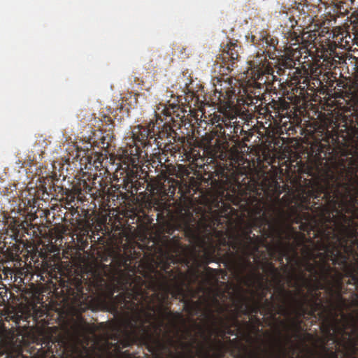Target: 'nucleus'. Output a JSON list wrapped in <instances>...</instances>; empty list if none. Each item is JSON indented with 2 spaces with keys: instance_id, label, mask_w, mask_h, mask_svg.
<instances>
[{
  "instance_id": "nucleus-29",
  "label": "nucleus",
  "mask_w": 358,
  "mask_h": 358,
  "mask_svg": "<svg viewBox=\"0 0 358 358\" xmlns=\"http://www.w3.org/2000/svg\"><path fill=\"white\" fill-rule=\"evenodd\" d=\"M225 93H226V95H224V94L222 92H219L218 98H219L220 101H222V96L223 97V101L227 99H229V92L226 91Z\"/></svg>"
},
{
  "instance_id": "nucleus-16",
  "label": "nucleus",
  "mask_w": 358,
  "mask_h": 358,
  "mask_svg": "<svg viewBox=\"0 0 358 358\" xmlns=\"http://www.w3.org/2000/svg\"><path fill=\"white\" fill-rule=\"evenodd\" d=\"M267 108H272L275 113V116L280 115L284 111H286L289 108V104L285 99H280L278 100L273 99L268 103Z\"/></svg>"
},
{
  "instance_id": "nucleus-28",
  "label": "nucleus",
  "mask_w": 358,
  "mask_h": 358,
  "mask_svg": "<svg viewBox=\"0 0 358 358\" xmlns=\"http://www.w3.org/2000/svg\"><path fill=\"white\" fill-rule=\"evenodd\" d=\"M256 275L255 273H252V276L249 277L246 280H245V285L248 286V287H252L254 284L253 282V277Z\"/></svg>"
},
{
  "instance_id": "nucleus-39",
  "label": "nucleus",
  "mask_w": 358,
  "mask_h": 358,
  "mask_svg": "<svg viewBox=\"0 0 358 358\" xmlns=\"http://www.w3.org/2000/svg\"><path fill=\"white\" fill-rule=\"evenodd\" d=\"M53 176H50V179H48V180H51V182H52Z\"/></svg>"
},
{
  "instance_id": "nucleus-17",
  "label": "nucleus",
  "mask_w": 358,
  "mask_h": 358,
  "mask_svg": "<svg viewBox=\"0 0 358 358\" xmlns=\"http://www.w3.org/2000/svg\"><path fill=\"white\" fill-rule=\"evenodd\" d=\"M296 62L295 61L290 58L286 57L279 62L277 73L279 75L285 74L286 69L289 70H295L293 73H295L299 71V69L295 68Z\"/></svg>"
},
{
  "instance_id": "nucleus-38",
  "label": "nucleus",
  "mask_w": 358,
  "mask_h": 358,
  "mask_svg": "<svg viewBox=\"0 0 358 358\" xmlns=\"http://www.w3.org/2000/svg\"><path fill=\"white\" fill-rule=\"evenodd\" d=\"M357 23H356L357 24H356V26L355 27L357 29V34H358V18L357 19Z\"/></svg>"
},
{
  "instance_id": "nucleus-22",
  "label": "nucleus",
  "mask_w": 358,
  "mask_h": 358,
  "mask_svg": "<svg viewBox=\"0 0 358 358\" xmlns=\"http://www.w3.org/2000/svg\"><path fill=\"white\" fill-rule=\"evenodd\" d=\"M210 154L211 155L212 159H220L221 160H224L227 157V153L223 151L220 145L215 146L214 148H210Z\"/></svg>"
},
{
  "instance_id": "nucleus-14",
  "label": "nucleus",
  "mask_w": 358,
  "mask_h": 358,
  "mask_svg": "<svg viewBox=\"0 0 358 358\" xmlns=\"http://www.w3.org/2000/svg\"><path fill=\"white\" fill-rule=\"evenodd\" d=\"M282 324L287 331L292 333V336H288V340H290L292 337L299 338V333L302 330L303 320L301 319L289 318V324H286L284 322Z\"/></svg>"
},
{
  "instance_id": "nucleus-35",
  "label": "nucleus",
  "mask_w": 358,
  "mask_h": 358,
  "mask_svg": "<svg viewBox=\"0 0 358 358\" xmlns=\"http://www.w3.org/2000/svg\"><path fill=\"white\" fill-rule=\"evenodd\" d=\"M206 272H208V273H213V272H215V269H213V268H210V267H208V266H207V267L206 268Z\"/></svg>"
},
{
  "instance_id": "nucleus-33",
  "label": "nucleus",
  "mask_w": 358,
  "mask_h": 358,
  "mask_svg": "<svg viewBox=\"0 0 358 358\" xmlns=\"http://www.w3.org/2000/svg\"><path fill=\"white\" fill-rule=\"evenodd\" d=\"M350 2L352 6H357L358 7V0H347Z\"/></svg>"
},
{
  "instance_id": "nucleus-12",
  "label": "nucleus",
  "mask_w": 358,
  "mask_h": 358,
  "mask_svg": "<svg viewBox=\"0 0 358 358\" xmlns=\"http://www.w3.org/2000/svg\"><path fill=\"white\" fill-rule=\"evenodd\" d=\"M91 278L89 280L90 289L96 292H102L107 285V280L102 271L94 269L90 272Z\"/></svg>"
},
{
  "instance_id": "nucleus-42",
  "label": "nucleus",
  "mask_w": 358,
  "mask_h": 358,
  "mask_svg": "<svg viewBox=\"0 0 358 358\" xmlns=\"http://www.w3.org/2000/svg\"><path fill=\"white\" fill-rule=\"evenodd\" d=\"M352 325L355 327V324L354 322H352Z\"/></svg>"
},
{
  "instance_id": "nucleus-5",
  "label": "nucleus",
  "mask_w": 358,
  "mask_h": 358,
  "mask_svg": "<svg viewBox=\"0 0 358 358\" xmlns=\"http://www.w3.org/2000/svg\"><path fill=\"white\" fill-rule=\"evenodd\" d=\"M241 310L243 315H251L252 319L260 323L259 319L257 317V313L263 316H268L272 319L275 318L278 315V293L275 290L270 299H265L264 301L253 299L251 303L247 302L241 305Z\"/></svg>"
},
{
  "instance_id": "nucleus-15",
  "label": "nucleus",
  "mask_w": 358,
  "mask_h": 358,
  "mask_svg": "<svg viewBox=\"0 0 358 358\" xmlns=\"http://www.w3.org/2000/svg\"><path fill=\"white\" fill-rule=\"evenodd\" d=\"M155 131H157L159 140H167V142H165L166 144L171 143V140L174 138L172 136L173 134L176 135L173 128L166 122L163 125L162 131H159V127H157V129Z\"/></svg>"
},
{
  "instance_id": "nucleus-31",
  "label": "nucleus",
  "mask_w": 358,
  "mask_h": 358,
  "mask_svg": "<svg viewBox=\"0 0 358 358\" xmlns=\"http://www.w3.org/2000/svg\"><path fill=\"white\" fill-rule=\"evenodd\" d=\"M213 303H214L215 306H218L220 308H221L220 303V302H219L218 299H217V297L214 296V297L213 298Z\"/></svg>"
},
{
  "instance_id": "nucleus-3",
  "label": "nucleus",
  "mask_w": 358,
  "mask_h": 358,
  "mask_svg": "<svg viewBox=\"0 0 358 358\" xmlns=\"http://www.w3.org/2000/svg\"><path fill=\"white\" fill-rule=\"evenodd\" d=\"M267 272L271 276L276 285L275 291L278 293V315L289 318L304 317L306 315H315L320 303L317 302L321 296L320 290L327 289L332 294L334 289L338 292L337 298L341 305L345 303V299L340 292L343 289V281L340 286L336 284H329L320 278H308L307 274L293 275L296 280L290 281L289 287L295 291L287 290L285 288L284 275L272 262H268ZM343 280V279L342 280Z\"/></svg>"
},
{
  "instance_id": "nucleus-10",
  "label": "nucleus",
  "mask_w": 358,
  "mask_h": 358,
  "mask_svg": "<svg viewBox=\"0 0 358 358\" xmlns=\"http://www.w3.org/2000/svg\"><path fill=\"white\" fill-rule=\"evenodd\" d=\"M339 323L340 320L337 319L336 316L331 315L330 317L325 318L324 321L322 322L321 327L322 331L330 340L334 341L336 339V336L334 334L335 333L350 337V334L346 331L348 324L346 323L343 324L342 327H339Z\"/></svg>"
},
{
  "instance_id": "nucleus-24",
  "label": "nucleus",
  "mask_w": 358,
  "mask_h": 358,
  "mask_svg": "<svg viewBox=\"0 0 358 358\" xmlns=\"http://www.w3.org/2000/svg\"><path fill=\"white\" fill-rule=\"evenodd\" d=\"M220 322L223 328V329L220 330L222 335H225L226 334L231 336L236 335V333L231 329L230 325L227 322H225L222 318H220Z\"/></svg>"
},
{
  "instance_id": "nucleus-2",
  "label": "nucleus",
  "mask_w": 358,
  "mask_h": 358,
  "mask_svg": "<svg viewBox=\"0 0 358 358\" xmlns=\"http://www.w3.org/2000/svg\"><path fill=\"white\" fill-rule=\"evenodd\" d=\"M134 248H124L116 252L110 263L114 291L120 294L108 299L109 311L118 320L124 338V346L137 343L148 345L151 352H168L173 349L189 350L192 344L176 341L172 329L165 323L171 313L167 306L170 297L184 302V309L191 317L203 315L211 322L213 331H217V317L212 308L203 310L199 301L189 299L193 293L192 285L199 280L196 270L182 272L179 268L170 269L171 264H184L189 267V251L180 241V237L164 236L161 241L144 252L145 259H140Z\"/></svg>"
},
{
  "instance_id": "nucleus-19",
  "label": "nucleus",
  "mask_w": 358,
  "mask_h": 358,
  "mask_svg": "<svg viewBox=\"0 0 358 358\" xmlns=\"http://www.w3.org/2000/svg\"><path fill=\"white\" fill-rule=\"evenodd\" d=\"M155 127V124H152V129L150 131V135H149L148 140L145 141V145H141L143 148L152 146L153 144H155L158 149L162 147V143L159 141Z\"/></svg>"
},
{
  "instance_id": "nucleus-13",
  "label": "nucleus",
  "mask_w": 358,
  "mask_h": 358,
  "mask_svg": "<svg viewBox=\"0 0 358 358\" xmlns=\"http://www.w3.org/2000/svg\"><path fill=\"white\" fill-rule=\"evenodd\" d=\"M274 70L268 62L266 60L264 62L259 64L258 66L254 68V79L257 80L264 81V83L267 82V80H264V76L266 75L273 76Z\"/></svg>"
},
{
  "instance_id": "nucleus-1",
  "label": "nucleus",
  "mask_w": 358,
  "mask_h": 358,
  "mask_svg": "<svg viewBox=\"0 0 358 358\" xmlns=\"http://www.w3.org/2000/svg\"><path fill=\"white\" fill-rule=\"evenodd\" d=\"M310 176L301 197L307 212L296 213L292 219L284 210L279 196L262 189L258 194H240L234 188L228 200L247 214L250 223L242 231L228 233L217 227L221 218L230 221L235 210L224 203L220 217L196 222L192 214L180 227L207 256L213 255L219 245L232 248L227 252L231 266L239 273L252 267L248 257L264 248L271 258L281 264L287 283L293 275L306 271L308 278L340 286H358V176L354 167L341 157L320 150L315 159L300 168ZM237 214V213H236Z\"/></svg>"
},
{
  "instance_id": "nucleus-41",
  "label": "nucleus",
  "mask_w": 358,
  "mask_h": 358,
  "mask_svg": "<svg viewBox=\"0 0 358 358\" xmlns=\"http://www.w3.org/2000/svg\"><path fill=\"white\" fill-rule=\"evenodd\" d=\"M248 337L249 339H250V340L252 339L251 336L249 334L248 335Z\"/></svg>"
},
{
  "instance_id": "nucleus-4",
  "label": "nucleus",
  "mask_w": 358,
  "mask_h": 358,
  "mask_svg": "<svg viewBox=\"0 0 358 358\" xmlns=\"http://www.w3.org/2000/svg\"><path fill=\"white\" fill-rule=\"evenodd\" d=\"M131 156L122 157L120 169L123 171L125 176L122 178V189L131 195L138 193V191L143 189L145 185L148 187V183H153L155 181L148 182L146 179L138 178L139 172L142 171L140 165V160L136 157L137 154L131 153ZM145 189L148 190L147 187Z\"/></svg>"
},
{
  "instance_id": "nucleus-25",
  "label": "nucleus",
  "mask_w": 358,
  "mask_h": 358,
  "mask_svg": "<svg viewBox=\"0 0 358 358\" xmlns=\"http://www.w3.org/2000/svg\"><path fill=\"white\" fill-rule=\"evenodd\" d=\"M109 140H111V137L109 136V134H107V136H102L100 139V141L97 142V146H100L102 149L108 148L110 143Z\"/></svg>"
},
{
  "instance_id": "nucleus-26",
  "label": "nucleus",
  "mask_w": 358,
  "mask_h": 358,
  "mask_svg": "<svg viewBox=\"0 0 358 358\" xmlns=\"http://www.w3.org/2000/svg\"><path fill=\"white\" fill-rule=\"evenodd\" d=\"M234 119H236V116L234 115H231L229 116L227 118H225L224 120H223L222 122L224 125V127H223L224 129L226 128L227 129H231L233 124L236 123V121L232 122V120H234Z\"/></svg>"
},
{
  "instance_id": "nucleus-44",
  "label": "nucleus",
  "mask_w": 358,
  "mask_h": 358,
  "mask_svg": "<svg viewBox=\"0 0 358 358\" xmlns=\"http://www.w3.org/2000/svg\"><path fill=\"white\" fill-rule=\"evenodd\" d=\"M354 358H356V357H354Z\"/></svg>"
},
{
  "instance_id": "nucleus-30",
  "label": "nucleus",
  "mask_w": 358,
  "mask_h": 358,
  "mask_svg": "<svg viewBox=\"0 0 358 358\" xmlns=\"http://www.w3.org/2000/svg\"><path fill=\"white\" fill-rule=\"evenodd\" d=\"M76 289L78 291V294H79L80 293L83 294L81 282H78V284L76 285Z\"/></svg>"
},
{
  "instance_id": "nucleus-21",
  "label": "nucleus",
  "mask_w": 358,
  "mask_h": 358,
  "mask_svg": "<svg viewBox=\"0 0 358 358\" xmlns=\"http://www.w3.org/2000/svg\"><path fill=\"white\" fill-rule=\"evenodd\" d=\"M6 252L8 259L10 261H18L20 259L19 245H13L11 248H8Z\"/></svg>"
},
{
  "instance_id": "nucleus-11",
  "label": "nucleus",
  "mask_w": 358,
  "mask_h": 358,
  "mask_svg": "<svg viewBox=\"0 0 358 358\" xmlns=\"http://www.w3.org/2000/svg\"><path fill=\"white\" fill-rule=\"evenodd\" d=\"M161 113L164 115V119L167 123L173 122L174 125H180V122L185 117L186 110L181 108L178 103H169L167 105H162Z\"/></svg>"
},
{
  "instance_id": "nucleus-7",
  "label": "nucleus",
  "mask_w": 358,
  "mask_h": 358,
  "mask_svg": "<svg viewBox=\"0 0 358 358\" xmlns=\"http://www.w3.org/2000/svg\"><path fill=\"white\" fill-rule=\"evenodd\" d=\"M152 124L154 123L150 122L148 126L138 125L134 128L132 134L134 145L130 148L129 153L128 150L124 152L123 157L131 156V153H133L137 154L136 157L139 159L141 153V145H145V141L148 140L149 135H150V131L152 129Z\"/></svg>"
},
{
  "instance_id": "nucleus-36",
  "label": "nucleus",
  "mask_w": 358,
  "mask_h": 358,
  "mask_svg": "<svg viewBox=\"0 0 358 358\" xmlns=\"http://www.w3.org/2000/svg\"><path fill=\"white\" fill-rule=\"evenodd\" d=\"M191 358H194V357L191 356ZM205 358H221V357H220V356H215V357H210V356H209V355H208V354H206V357H205Z\"/></svg>"
},
{
  "instance_id": "nucleus-37",
  "label": "nucleus",
  "mask_w": 358,
  "mask_h": 358,
  "mask_svg": "<svg viewBox=\"0 0 358 358\" xmlns=\"http://www.w3.org/2000/svg\"><path fill=\"white\" fill-rule=\"evenodd\" d=\"M300 40H302V38L299 36L296 38V43H299Z\"/></svg>"
},
{
  "instance_id": "nucleus-18",
  "label": "nucleus",
  "mask_w": 358,
  "mask_h": 358,
  "mask_svg": "<svg viewBox=\"0 0 358 358\" xmlns=\"http://www.w3.org/2000/svg\"><path fill=\"white\" fill-rule=\"evenodd\" d=\"M217 127L219 128L217 131L220 133V136L225 139H230L232 134L237 136L238 133L241 134L242 131H243L241 126L236 123L233 124L231 129H230V134H226V130L221 124H219Z\"/></svg>"
},
{
  "instance_id": "nucleus-23",
  "label": "nucleus",
  "mask_w": 358,
  "mask_h": 358,
  "mask_svg": "<svg viewBox=\"0 0 358 358\" xmlns=\"http://www.w3.org/2000/svg\"><path fill=\"white\" fill-rule=\"evenodd\" d=\"M64 194L66 196L63 198L62 201L66 206H70L69 208H73V203L75 201L77 192H75L72 190L66 189Z\"/></svg>"
},
{
  "instance_id": "nucleus-6",
  "label": "nucleus",
  "mask_w": 358,
  "mask_h": 358,
  "mask_svg": "<svg viewBox=\"0 0 358 358\" xmlns=\"http://www.w3.org/2000/svg\"><path fill=\"white\" fill-rule=\"evenodd\" d=\"M87 327L78 326L74 332V341L64 343V358H91L87 345L89 344V335Z\"/></svg>"
},
{
  "instance_id": "nucleus-27",
  "label": "nucleus",
  "mask_w": 358,
  "mask_h": 358,
  "mask_svg": "<svg viewBox=\"0 0 358 358\" xmlns=\"http://www.w3.org/2000/svg\"><path fill=\"white\" fill-rule=\"evenodd\" d=\"M231 322H232L233 326L236 328V331H240L241 323H240V321L238 320V318L237 317L233 318Z\"/></svg>"
},
{
  "instance_id": "nucleus-20",
  "label": "nucleus",
  "mask_w": 358,
  "mask_h": 358,
  "mask_svg": "<svg viewBox=\"0 0 358 358\" xmlns=\"http://www.w3.org/2000/svg\"><path fill=\"white\" fill-rule=\"evenodd\" d=\"M259 282H258V288L260 290L259 293L258 294L259 296V301H264L265 299H267L266 295L267 293L271 292V287L270 285L264 283L263 282L264 277L263 275L258 274Z\"/></svg>"
},
{
  "instance_id": "nucleus-8",
  "label": "nucleus",
  "mask_w": 358,
  "mask_h": 358,
  "mask_svg": "<svg viewBox=\"0 0 358 358\" xmlns=\"http://www.w3.org/2000/svg\"><path fill=\"white\" fill-rule=\"evenodd\" d=\"M222 54L220 57L222 59V66L226 68L228 71H231L235 64L239 58V50L241 46L238 44L237 41L229 40L226 44L222 43Z\"/></svg>"
},
{
  "instance_id": "nucleus-34",
  "label": "nucleus",
  "mask_w": 358,
  "mask_h": 358,
  "mask_svg": "<svg viewBox=\"0 0 358 358\" xmlns=\"http://www.w3.org/2000/svg\"><path fill=\"white\" fill-rule=\"evenodd\" d=\"M174 231H175V229H173V227H170L168 228L166 232H167V234L169 235H172Z\"/></svg>"
},
{
  "instance_id": "nucleus-40",
  "label": "nucleus",
  "mask_w": 358,
  "mask_h": 358,
  "mask_svg": "<svg viewBox=\"0 0 358 358\" xmlns=\"http://www.w3.org/2000/svg\"><path fill=\"white\" fill-rule=\"evenodd\" d=\"M245 325H246L247 327H249V326H250V324H249L248 322H245Z\"/></svg>"
},
{
  "instance_id": "nucleus-43",
  "label": "nucleus",
  "mask_w": 358,
  "mask_h": 358,
  "mask_svg": "<svg viewBox=\"0 0 358 358\" xmlns=\"http://www.w3.org/2000/svg\"><path fill=\"white\" fill-rule=\"evenodd\" d=\"M228 131H229V133H228V134H230V129H228Z\"/></svg>"
},
{
  "instance_id": "nucleus-9",
  "label": "nucleus",
  "mask_w": 358,
  "mask_h": 358,
  "mask_svg": "<svg viewBox=\"0 0 358 358\" xmlns=\"http://www.w3.org/2000/svg\"><path fill=\"white\" fill-rule=\"evenodd\" d=\"M177 182L171 179H166L163 182L155 181L153 183H148L147 189L153 196L160 198L173 197L176 190Z\"/></svg>"
},
{
  "instance_id": "nucleus-32",
  "label": "nucleus",
  "mask_w": 358,
  "mask_h": 358,
  "mask_svg": "<svg viewBox=\"0 0 358 358\" xmlns=\"http://www.w3.org/2000/svg\"><path fill=\"white\" fill-rule=\"evenodd\" d=\"M18 234H19V231H13V234L11 235V236L13 237V240H17V238H18Z\"/></svg>"
}]
</instances>
